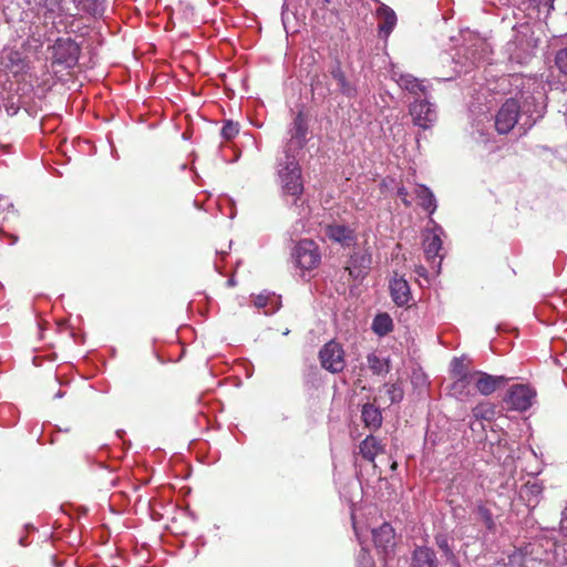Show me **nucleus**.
<instances>
[{"instance_id": "obj_13", "label": "nucleus", "mask_w": 567, "mask_h": 567, "mask_svg": "<svg viewBox=\"0 0 567 567\" xmlns=\"http://www.w3.org/2000/svg\"><path fill=\"white\" fill-rule=\"evenodd\" d=\"M373 542L379 551L385 556L391 553L395 546L394 528L389 523H383L380 527L372 530Z\"/></svg>"}, {"instance_id": "obj_27", "label": "nucleus", "mask_w": 567, "mask_h": 567, "mask_svg": "<svg viewBox=\"0 0 567 567\" xmlns=\"http://www.w3.org/2000/svg\"><path fill=\"white\" fill-rule=\"evenodd\" d=\"M372 329L378 336L388 334L393 330L392 318L385 312L377 315L372 322Z\"/></svg>"}, {"instance_id": "obj_40", "label": "nucleus", "mask_w": 567, "mask_h": 567, "mask_svg": "<svg viewBox=\"0 0 567 567\" xmlns=\"http://www.w3.org/2000/svg\"><path fill=\"white\" fill-rule=\"evenodd\" d=\"M265 305H266V300L259 296L256 300V306L264 307Z\"/></svg>"}, {"instance_id": "obj_43", "label": "nucleus", "mask_w": 567, "mask_h": 567, "mask_svg": "<svg viewBox=\"0 0 567 567\" xmlns=\"http://www.w3.org/2000/svg\"><path fill=\"white\" fill-rule=\"evenodd\" d=\"M444 60H445L446 62H449V61H450V56H449V55H445V56H444Z\"/></svg>"}, {"instance_id": "obj_18", "label": "nucleus", "mask_w": 567, "mask_h": 567, "mask_svg": "<svg viewBox=\"0 0 567 567\" xmlns=\"http://www.w3.org/2000/svg\"><path fill=\"white\" fill-rule=\"evenodd\" d=\"M411 567H439L434 550L426 546H419L412 554Z\"/></svg>"}, {"instance_id": "obj_31", "label": "nucleus", "mask_w": 567, "mask_h": 567, "mask_svg": "<svg viewBox=\"0 0 567 567\" xmlns=\"http://www.w3.org/2000/svg\"><path fill=\"white\" fill-rule=\"evenodd\" d=\"M239 133V124L233 121H226L221 127L220 134L223 138L233 140Z\"/></svg>"}, {"instance_id": "obj_39", "label": "nucleus", "mask_w": 567, "mask_h": 567, "mask_svg": "<svg viewBox=\"0 0 567 567\" xmlns=\"http://www.w3.org/2000/svg\"><path fill=\"white\" fill-rule=\"evenodd\" d=\"M559 526H560V530H561L563 535L567 536V517H563L560 519Z\"/></svg>"}, {"instance_id": "obj_1", "label": "nucleus", "mask_w": 567, "mask_h": 567, "mask_svg": "<svg viewBox=\"0 0 567 567\" xmlns=\"http://www.w3.org/2000/svg\"><path fill=\"white\" fill-rule=\"evenodd\" d=\"M536 398V390L528 384H514L512 385L503 401L507 405V410L525 412L534 403Z\"/></svg>"}, {"instance_id": "obj_14", "label": "nucleus", "mask_w": 567, "mask_h": 567, "mask_svg": "<svg viewBox=\"0 0 567 567\" xmlns=\"http://www.w3.org/2000/svg\"><path fill=\"white\" fill-rule=\"evenodd\" d=\"M393 76L395 78L399 86L415 95V99L427 96L429 85L425 84L427 81L419 80L411 74H396L395 72L393 73Z\"/></svg>"}, {"instance_id": "obj_16", "label": "nucleus", "mask_w": 567, "mask_h": 567, "mask_svg": "<svg viewBox=\"0 0 567 567\" xmlns=\"http://www.w3.org/2000/svg\"><path fill=\"white\" fill-rule=\"evenodd\" d=\"M377 17L380 37L386 40L396 25V14L390 7L381 4L377 10Z\"/></svg>"}, {"instance_id": "obj_21", "label": "nucleus", "mask_w": 567, "mask_h": 567, "mask_svg": "<svg viewBox=\"0 0 567 567\" xmlns=\"http://www.w3.org/2000/svg\"><path fill=\"white\" fill-rule=\"evenodd\" d=\"M0 63L13 72H19L23 69L22 53L13 48H4L0 52Z\"/></svg>"}, {"instance_id": "obj_35", "label": "nucleus", "mask_w": 567, "mask_h": 567, "mask_svg": "<svg viewBox=\"0 0 567 567\" xmlns=\"http://www.w3.org/2000/svg\"><path fill=\"white\" fill-rule=\"evenodd\" d=\"M555 64L561 73L567 75V48L560 49L556 53Z\"/></svg>"}, {"instance_id": "obj_10", "label": "nucleus", "mask_w": 567, "mask_h": 567, "mask_svg": "<svg viewBox=\"0 0 567 567\" xmlns=\"http://www.w3.org/2000/svg\"><path fill=\"white\" fill-rule=\"evenodd\" d=\"M474 389L485 396L491 395L507 382L503 375H491L478 370L474 371Z\"/></svg>"}, {"instance_id": "obj_7", "label": "nucleus", "mask_w": 567, "mask_h": 567, "mask_svg": "<svg viewBox=\"0 0 567 567\" xmlns=\"http://www.w3.org/2000/svg\"><path fill=\"white\" fill-rule=\"evenodd\" d=\"M519 104L514 99H508L495 115V128L499 134H507L519 120Z\"/></svg>"}, {"instance_id": "obj_42", "label": "nucleus", "mask_w": 567, "mask_h": 567, "mask_svg": "<svg viewBox=\"0 0 567 567\" xmlns=\"http://www.w3.org/2000/svg\"><path fill=\"white\" fill-rule=\"evenodd\" d=\"M390 468H391V471H395L398 468V463L395 461H393Z\"/></svg>"}, {"instance_id": "obj_32", "label": "nucleus", "mask_w": 567, "mask_h": 567, "mask_svg": "<svg viewBox=\"0 0 567 567\" xmlns=\"http://www.w3.org/2000/svg\"><path fill=\"white\" fill-rule=\"evenodd\" d=\"M284 192L291 196H299L303 192L301 179H288L284 185Z\"/></svg>"}, {"instance_id": "obj_41", "label": "nucleus", "mask_w": 567, "mask_h": 567, "mask_svg": "<svg viewBox=\"0 0 567 567\" xmlns=\"http://www.w3.org/2000/svg\"><path fill=\"white\" fill-rule=\"evenodd\" d=\"M453 78H454L453 75H450V76H446V78H435V80H437V81H450Z\"/></svg>"}, {"instance_id": "obj_23", "label": "nucleus", "mask_w": 567, "mask_h": 567, "mask_svg": "<svg viewBox=\"0 0 567 567\" xmlns=\"http://www.w3.org/2000/svg\"><path fill=\"white\" fill-rule=\"evenodd\" d=\"M417 204L430 215L436 210V199L432 190L425 185H417L415 188Z\"/></svg>"}, {"instance_id": "obj_36", "label": "nucleus", "mask_w": 567, "mask_h": 567, "mask_svg": "<svg viewBox=\"0 0 567 567\" xmlns=\"http://www.w3.org/2000/svg\"><path fill=\"white\" fill-rule=\"evenodd\" d=\"M435 544L437 545V547L445 554V555H452V549L450 548V545H449V539L446 537V535H443V534H439L435 536Z\"/></svg>"}, {"instance_id": "obj_34", "label": "nucleus", "mask_w": 567, "mask_h": 567, "mask_svg": "<svg viewBox=\"0 0 567 567\" xmlns=\"http://www.w3.org/2000/svg\"><path fill=\"white\" fill-rule=\"evenodd\" d=\"M386 393L389 395L390 403H398L403 400L404 392L400 384L392 383L388 385Z\"/></svg>"}, {"instance_id": "obj_19", "label": "nucleus", "mask_w": 567, "mask_h": 567, "mask_svg": "<svg viewBox=\"0 0 567 567\" xmlns=\"http://www.w3.org/2000/svg\"><path fill=\"white\" fill-rule=\"evenodd\" d=\"M384 452V445L374 435H368L359 444V454L368 462H374L375 457Z\"/></svg>"}, {"instance_id": "obj_24", "label": "nucleus", "mask_w": 567, "mask_h": 567, "mask_svg": "<svg viewBox=\"0 0 567 567\" xmlns=\"http://www.w3.org/2000/svg\"><path fill=\"white\" fill-rule=\"evenodd\" d=\"M361 417L365 426L369 429L377 430L382 424V415L380 409L371 403L364 404L362 406Z\"/></svg>"}, {"instance_id": "obj_30", "label": "nucleus", "mask_w": 567, "mask_h": 567, "mask_svg": "<svg viewBox=\"0 0 567 567\" xmlns=\"http://www.w3.org/2000/svg\"><path fill=\"white\" fill-rule=\"evenodd\" d=\"M474 370H470L463 358H454L451 362V377L456 379L460 377H466L473 373Z\"/></svg>"}, {"instance_id": "obj_3", "label": "nucleus", "mask_w": 567, "mask_h": 567, "mask_svg": "<svg viewBox=\"0 0 567 567\" xmlns=\"http://www.w3.org/2000/svg\"><path fill=\"white\" fill-rule=\"evenodd\" d=\"M409 111L414 125L423 130L431 128L437 120L436 106L429 101L427 96L415 99L410 104Z\"/></svg>"}, {"instance_id": "obj_17", "label": "nucleus", "mask_w": 567, "mask_h": 567, "mask_svg": "<svg viewBox=\"0 0 567 567\" xmlns=\"http://www.w3.org/2000/svg\"><path fill=\"white\" fill-rule=\"evenodd\" d=\"M330 74L332 79L337 82L339 86V92L342 95L349 99H352L357 95L355 84L347 79V75L342 70L341 63L339 61H337L336 64L331 68Z\"/></svg>"}, {"instance_id": "obj_28", "label": "nucleus", "mask_w": 567, "mask_h": 567, "mask_svg": "<svg viewBox=\"0 0 567 567\" xmlns=\"http://www.w3.org/2000/svg\"><path fill=\"white\" fill-rule=\"evenodd\" d=\"M472 414L476 420L491 421L496 414V406L489 402H482L472 409Z\"/></svg>"}, {"instance_id": "obj_37", "label": "nucleus", "mask_w": 567, "mask_h": 567, "mask_svg": "<svg viewBox=\"0 0 567 567\" xmlns=\"http://www.w3.org/2000/svg\"><path fill=\"white\" fill-rule=\"evenodd\" d=\"M40 6L44 7L47 9L48 12H55L59 7H60V3L58 0H41L39 2Z\"/></svg>"}, {"instance_id": "obj_12", "label": "nucleus", "mask_w": 567, "mask_h": 567, "mask_svg": "<svg viewBox=\"0 0 567 567\" xmlns=\"http://www.w3.org/2000/svg\"><path fill=\"white\" fill-rule=\"evenodd\" d=\"M324 235L334 243L340 244L342 247H350L355 244V231L349 226L341 224H329L324 226Z\"/></svg>"}, {"instance_id": "obj_6", "label": "nucleus", "mask_w": 567, "mask_h": 567, "mask_svg": "<svg viewBox=\"0 0 567 567\" xmlns=\"http://www.w3.org/2000/svg\"><path fill=\"white\" fill-rule=\"evenodd\" d=\"M487 53H488L487 43L482 39L475 38L472 44L466 45L458 51V53H457L458 59H461V58L465 59V62L462 65V68H464V70H462V69L456 70L455 73L460 74L462 72H465V73L468 72L470 69H472L478 62L483 61L485 59V56L487 55ZM454 63L458 64L461 62H460V60H457V61H454Z\"/></svg>"}, {"instance_id": "obj_26", "label": "nucleus", "mask_w": 567, "mask_h": 567, "mask_svg": "<svg viewBox=\"0 0 567 567\" xmlns=\"http://www.w3.org/2000/svg\"><path fill=\"white\" fill-rule=\"evenodd\" d=\"M442 249V239L439 235L433 234L425 238L424 240V254L427 260H435L440 257V251Z\"/></svg>"}, {"instance_id": "obj_33", "label": "nucleus", "mask_w": 567, "mask_h": 567, "mask_svg": "<svg viewBox=\"0 0 567 567\" xmlns=\"http://www.w3.org/2000/svg\"><path fill=\"white\" fill-rule=\"evenodd\" d=\"M477 514L480 515V517L484 522V524H485L487 529L493 530L495 528V523H494V519H493V514H492L489 508H487L484 505H478L477 506Z\"/></svg>"}, {"instance_id": "obj_5", "label": "nucleus", "mask_w": 567, "mask_h": 567, "mask_svg": "<svg viewBox=\"0 0 567 567\" xmlns=\"http://www.w3.org/2000/svg\"><path fill=\"white\" fill-rule=\"evenodd\" d=\"M519 116L523 118L522 127L524 132L530 128L539 118L544 116L546 105L544 103L543 95L538 97L534 95H527L524 97L522 104H519Z\"/></svg>"}, {"instance_id": "obj_8", "label": "nucleus", "mask_w": 567, "mask_h": 567, "mask_svg": "<svg viewBox=\"0 0 567 567\" xmlns=\"http://www.w3.org/2000/svg\"><path fill=\"white\" fill-rule=\"evenodd\" d=\"M54 60L59 64L72 68L79 60L80 48L71 39H59L54 47Z\"/></svg>"}, {"instance_id": "obj_20", "label": "nucleus", "mask_w": 567, "mask_h": 567, "mask_svg": "<svg viewBox=\"0 0 567 567\" xmlns=\"http://www.w3.org/2000/svg\"><path fill=\"white\" fill-rule=\"evenodd\" d=\"M293 148L287 147L285 158L279 163V177H301V169L296 156L291 153Z\"/></svg>"}, {"instance_id": "obj_38", "label": "nucleus", "mask_w": 567, "mask_h": 567, "mask_svg": "<svg viewBox=\"0 0 567 567\" xmlns=\"http://www.w3.org/2000/svg\"><path fill=\"white\" fill-rule=\"evenodd\" d=\"M398 196L401 198L405 206H410L411 202L408 199L409 193L404 187L398 189Z\"/></svg>"}, {"instance_id": "obj_22", "label": "nucleus", "mask_w": 567, "mask_h": 567, "mask_svg": "<svg viewBox=\"0 0 567 567\" xmlns=\"http://www.w3.org/2000/svg\"><path fill=\"white\" fill-rule=\"evenodd\" d=\"M474 372L466 377L453 379L451 392L458 398L473 395L474 392L472 386H474Z\"/></svg>"}, {"instance_id": "obj_29", "label": "nucleus", "mask_w": 567, "mask_h": 567, "mask_svg": "<svg viewBox=\"0 0 567 567\" xmlns=\"http://www.w3.org/2000/svg\"><path fill=\"white\" fill-rule=\"evenodd\" d=\"M81 3V10L93 17H101L104 13L103 0H82Z\"/></svg>"}, {"instance_id": "obj_25", "label": "nucleus", "mask_w": 567, "mask_h": 567, "mask_svg": "<svg viewBox=\"0 0 567 567\" xmlns=\"http://www.w3.org/2000/svg\"><path fill=\"white\" fill-rule=\"evenodd\" d=\"M369 369L374 375H386L390 372V360L380 358L375 353H369L367 357Z\"/></svg>"}, {"instance_id": "obj_15", "label": "nucleus", "mask_w": 567, "mask_h": 567, "mask_svg": "<svg viewBox=\"0 0 567 567\" xmlns=\"http://www.w3.org/2000/svg\"><path fill=\"white\" fill-rule=\"evenodd\" d=\"M390 293L393 302L399 307L408 306L411 300V290L403 277H394L390 280Z\"/></svg>"}, {"instance_id": "obj_11", "label": "nucleus", "mask_w": 567, "mask_h": 567, "mask_svg": "<svg viewBox=\"0 0 567 567\" xmlns=\"http://www.w3.org/2000/svg\"><path fill=\"white\" fill-rule=\"evenodd\" d=\"M290 141L289 148L301 150L307 143L308 121L302 112H299L289 130Z\"/></svg>"}, {"instance_id": "obj_4", "label": "nucleus", "mask_w": 567, "mask_h": 567, "mask_svg": "<svg viewBox=\"0 0 567 567\" xmlns=\"http://www.w3.org/2000/svg\"><path fill=\"white\" fill-rule=\"evenodd\" d=\"M298 267L305 270L317 268L321 261V254L318 245L311 239L300 240L292 252Z\"/></svg>"}, {"instance_id": "obj_9", "label": "nucleus", "mask_w": 567, "mask_h": 567, "mask_svg": "<svg viewBox=\"0 0 567 567\" xmlns=\"http://www.w3.org/2000/svg\"><path fill=\"white\" fill-rule=\"evenodd\" d=\"M371 264V254L353 252L350 255L344 268L353 280H362L368 275Z\"/></svg>"}, {"instance_id": "obj_2", "label": "nucleus", "mask_w": 567, "mask_h": 567, "mask_svg": "<svg viewBox=\"0 0 567 567\" xmlns=\"http://www.w3.org/2000/svg\"><path fill=\"white\" fill-rule=\"evenodd\" d=\"M319 361L321 367L331 373L343 371L346 360L342 346L334 340H330L320 349Z\"/></svg>"}]
</instances>
